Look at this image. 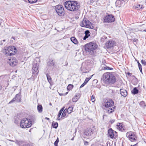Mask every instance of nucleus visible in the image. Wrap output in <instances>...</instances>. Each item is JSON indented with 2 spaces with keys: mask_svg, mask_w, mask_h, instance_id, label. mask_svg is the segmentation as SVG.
Masks as SVG:
<instances>
[{
  "mask_svg": "<svg viewBox=\"0 0 146 146\" xmlns=\"http://www.w3.org/2000/svg\"><path fill=\"white\" fill-rule=\"evenodd\" d=\"M64 5L66 9L72 12L76 11L80 8L79 5L75 1H67L64 3Z\"/></svg>",
  "mask_w": 146,
  "mask_h": 146,
  "instance_id": "1",
  "label": "nucleus"
},
{
  "mask_svg": "<svg viewBox=\"0 0 146 146\" xmlns=\"http://www.w3.org/2000/svg\"><path fill=\"white\" fill-rule=\"evenodd\" d=\"M104 83L106 84H113L116 81L115 76L111 73L106 72L104 73L102 78Z\"/></svg>",
  "mask_w": 146,
  "mask_h": 146,
  "instance_id": "2",
  "label": "nucleus"
},
{
  "mask_svg": "<svg viewBox=\"0 0 146 146\" xmlns=\"http://www.w3.org/2000/svg\"><path fill=\"white\" fill-rule=\"evenodd\" d=\"M97 47L98 45L96 43L91 42L86 44L85 48L86 51L89 52L90 54L92 55L95 53V50Z\"/></svg>",
  "mask_w": 146,
  "mask_h": 146,
  "instance_id": "3",
  "label": "nucleus"
},
{
  "mask_svg": "<svg viewBox=\"0 0 146 146\" xmlns=\"http://www.w3.org/2000/svg\"><path fill=\"white\" fill-rule=\"evenodd\" d=\"M17 51V50L15 47L9 46L5 47L3 51V53L6 56H11L15 54Z\"/></svg>",
  "mask_w": 146,
  "mask_h": 146,
  "instance_id": "4",
  "label": "nucleus"
},
{
  "mask_svg": "<svg viewBox=\"0 0 146 146\" xmlns=\"http://www.w3.org/2000/svg\"><path fill=\"white\" fill-rule=\"evenodd\" d=\"M20 124L21 127L22 128H29L31 126L32 121L30 119L24 118L21 120Z\"/></svg>",
  "mask_w": 146,
  "mask_h": 146,
  "instance_id": "5",
  "label": "nucleus"
},
{
  "mask_svg": "<svg viewBox=\"0 0 146 146\" xmlns=\"http://www.w3.org/2000/svg\"><path fill=\"white\" fill-rule=\"evenodd\" d=\"M80 25L82 27L92 29L94 28L93 24L87 19L84 18L81 22Z\"/></svg>",
  "mask_w": 146,
  "mask_h": 146,
  "instance_id": "6",
  "label": "nucleus"
},
{
  "mask_svg": "<svg viewBox=\"0 0 146 146\" xmlns=\"http://www.w3.org/2000/svg\"><path fill=\"white\" fill-rule=\"evenodd\" d=\"M55 10L57 14L60 16H63L65 11L63 7L60 5H58L55 7Z\"/></svg>",
  "mask_w": 146,
  "mask_h": 146,
  "instance_id": "7",
  "label": "nucleus"
},
{
  "mask_svg": "<svg viewBox=\"0 0 146 146\" xmlns=\"http://www.w3.org/2000/svg\"><path fill=\"white\" fill-rule=\"evenodd\" d=\"M126 135L129 139L131 141H133L136 140L137 137L134 132L130 131L126 133Z\"/></svg>",
  "mask_w": 146,
  "mask_h": 146,
  "instance_id": "8",
  "label": "nucleus"
},
{
  "mask_svg": "<svg viewBox=\"0 0 146 146\" xmlns=\"http://www.w3.org/2000/svg\"><path fill=\"white\" fill-rule=\"evenodd\" d=\"M115 19L112 15H108L105 16L104 19V22L105 23H110L114 22Z\"/></svg>",
  "mask_w": 146,
  "mask_h": 146,
  "instance_id": "9",
  "label": "nucleus"
},
{
  "mask_svg": "<svg viewBox=\"0 0 146 146\" xmlns=\"http://www.w3.org/2000/svg\"><path fill=\"white\" fill-rule=\"evenodd\" d=\"M39 67V64L38 63H34L33 64L32 67V74L35 75H36L38 74L39 70H38V68Z\"/></svg>",
  "mask_w": 146,
  "mask_h": 146,
  "instance_id": "10",
  "label": "nucleus"
},
{
  "mask_svg": "<svg viewBox=\"0 0 146 146\" xmlns=\"http://www.w3.org/2000/svg\"><path fill=\"white\" fill-rule=\"evenodd\" d=\"M108 136L111 139H115L117 136L116 132L113 130L111 129L108 130Z\"/></svg>",
  "mask_w": 146,
  "mask_h": 146,
  "instance_id": "11",
  "label": "nucleus"
},
{
  "mask_svg": "<svg viewBox=\"0 0 146 146\" xmlns=\"http://www.w3.org/2000/svg\"><path fill=\"white\" fill-rule=\"evenodd\" d=\"M114 104L113 101L112 100H106L104 102V106L106 108H111Z\"/></svg>",
  "mask_w": 146,
  "mask_h": 146,
  "instance_id": "12",
  "label": "nucleus"
},
{
  "mask_svg": "<svg viewBox=\"0 0 146 146\" xmlns=\"http://www.w3.org/2000/svg\"><path fill=\"white\" fill-rule=\"evenodd\" d=\"M7 62L11 66H14L17 65V61L15 58H13L9 59L7 61Z\"/></svg>",
  "mask_w": 146,
  "mask_h": 146,
  "instance_id": "13",
  "label": "nucleus"
},
{
  "mask_svg": "<svg viewBox=\"0 0 146 146\" xmlns=\"http://www.w3.org/2000/svg\"><path fill=\"white\" fill-rule=\"evenodd\" d=\"M115 42L112 40H109L105 43V45L107 48H110L115 45Z\"/></svg>",
  "mask_w": 146,
  "mask_h": 146,
  "instance_id": "14",
  "label": "nucleus"
},
{
  "mask_svg": "<svg viewBox=\"0 0 146 146\" xmlns=\"http://www.w3.org/2000/svg\"><path fill=\"white\" fill-rule=\"evenodd\" d=\"M93 133V130L92 129L88 128L85 130L84 135L86 136L89 137L91 136Z\"/></svg>",
  "mask_w": 146,
  "mask_h": 146,
  "instance_id": "15",
  "label": "nucleus"
},
{
  "mask_svg": "<svg viewBox=\"0 0 146 146\" xmlns=\"http://www.w3.org/2000/svg\"><path fill=\"white\" fill-rule=\"evenodd\" d=\"M21 101V98L20 95L19 94H17L16 95L15 97L11 101L9 102V104H10L15 102H19Z\"/></svg>",
  "mask_w": 146,
  "mask_h": 146,
  "instance_id": "16",
  "label": "nucleus"
},
{
  "mask_svg": "<svg viewBox=\"0 0 146 146\" xmlns=\"http://www.w3.org/2000/svg\"><path fill=\"white\" fill-rule=\"evenodd\" d=\"M117 128L119 131H123L125 129L124 125L121 123H117Z\"/></svg>",
  "mask_w": 146,
  "mask_h": 146,
  "instance_id": "17",
  "label": "nucleus"
},
{
  "mask_svg": "<svg viewBox=\"0 0 146 146\" xmlns=\"http://www.w3.org/2000/svg\"><path fill=\"white\" fill-rule=\"evenodd\" d=\"M120 93L122 96L124 97H126L127 95V92L126 90L123 89H121Z\"/></svg>",
  "mask_w": 146,
  "mask_h": 146,
  "instance_id": "18",
  "label": "nucleus"
},
{
  "mask_svg": "<svg viewBox=\"0 0 146 146\" xmlns=\"http://www.w3.org/2000/svg\"><path fill=\"white\" fill-rule=\"evenodd\" d=\"M115 108V106L108 108V109L107 110V112L109 114L112 113L114 110Z\"/></svg>",
  "mask_w": 146,
  "mask_h": 146,
  "instance_id": "19",
  "label": "nucleus"
},
{
  "mask_svg": "<svg viewBox=\"0 0 146 146\" xmlns=\"http://www.w3.org/2000/svg\"><path fill=\"white\" fill-rule=\"evenodd\" d=\"M90 31L88 30H86L85 31V35L83 38L84 40H86L87 38H88V37L90 36Z\"/></svg>",
  "mask_w": 146,
  "mask_h": 146,
  "instance_id": "20",
  "label": "nucleus"
},
{
  "mask_svg": "<svg viewBox=\"0 0 146 146\" xmlns=\"http://www.w3.org/2000/svg\"><path fill=\"white\" fill-rule=\"evenodd\" d=\"M70 40L71 41L75 44H77L78 43V42L74 37H72L70 38Z\"/></svg>",
  "mask_w": 146,
  "mask_h": 146,
  "instance_id": "21",
  "label": "nucleus"
},
{
  "mask_svg": "<svg viewBox=\"0 0 146 146\" xmlns=\"http://www.w3.org/2000/svg\"><path fill=\"white\" fill-rule=\"evenodd\" d=\"M122 3L121 0H117L115 2V5L117 7H120L121 6V4Z\"/></svg>",
  "mask_w": 146,
  "mask_h": 146,
  "instance_id": "22",
  "label": "nucleus"
},
{
  "mask_svg": "<svg viewBox=\"0 0 146 146\" xmlns=\"http://www.w3.org/2000/svg\"><path fill=\"white\" fill-rule=\"evenodd\" d=\"M54 63L53 60H52L50 59L47 62V64L49 66H52L54 64Z\"/></svg>",
  "mask_w": 146,
  "mask_h": 146,
  "instance_id": "23",
  "label": "nucleus"
},
{
  "mask_svg": "<svg viewBox=\"0 0 146 146\" xmlns=\"http://www.w3.org/2000/svg\"><path fill=\"white\" fill-rule=\"evenodd\" d=\"M73 107L72 106H70L68 109H66L67 113H70L73 111Z\"/></svg>",
  "mask_w": 146,
  "mask_h": 146,
  "instance_id": "24",
  "label": "nucleus"
},
{
  "mask_svg": "<svg viewBox=\"0 0 146 146\" xmlns=\"http://www.w3.org/2000/svg\"><path fill=\"white\" fill-rule=\"evenodd\" d=\"M37 110L39 113H41L42 111V107L41 105H38L37 106Z\"/></svg>",
  "mask_w": 146,
  "mask_h": 146,
  "instance_id": "25",
  "label": "nucleus"
},
{
  "mask_svg": "<svg viewBox=\"0 0 146 146\" xmlns=\"http://www.w3.org/2000/svg\"><path fill=\"white\" fill-rule=\"evenodd\" d=\"M138 92V90L136 88H134L132 92V93L134 94H137Z\"/></svg>",
  "mask_w": 146,
  "mask_h": 146,
  "instance_id": "26",
  "label": "nucleus"
},
{
  "mask_svg": "<svg viewBox=\"0 0 146 146\" xmlns=\"http://www.w3.org/2000/svg\"><path fill=\"white\" fill-rule=\"evenodd\" d=\"M46 77L47 78V79L49 82L50 84L52 81L51 78L49 75H48L47 73H46Z\"/></svg>",
  "mask_w": 146,
  "mask_h": 146,
  "instance_id": "27",
  "label": "nucleus"
},
{
  "mask_svg": "<svg viewBox=\"0 0 146 146\" xmlns=\"http://www.w3.org/2000/svg\"><path fill=\"white\" fill-rule=\"evenodd\" d=\"M52 125L53 127L55 129L57 128L58 127V123L57 122H53Z\"/></svg>",
  "mask_w": 146,
  "mask_h": 146,
  "instance_id": "28",
  "label": "nucleus"
},
{
  "mask_svg": "<svg viewBox=\"0 0 146 146\" xmlns=\"http://www.w3.org/2000/svg\"><path fill=\"white\" fill-rule=\"evenodd\" d=\"M67 112L66 108L63 111L61 115V117H64L66 115V113Z\"/></svg>",
  "mask_w": 146,
  "mask_h": 146,
  "instance_id": "29",
  "label": "nucleus"
},
{
  "mask_svg": "<svg viewBox=\"0 0 146 146\" xmlns=\"http://www.w3.org/2000/svg\"><path fill=\"white\" fill-rule=\"evenodd\" d=\"M139 105L142 108H144L146 106L145 104L143 101L140 102L139 103Z\"/></svg>",
  "mask_w": 146,
  "mask_h": 146,
  "instance_id": "30",
  "label": "nucleus"
},
{
  "mask_svg": "<svg viewBox=\"0 0 146 146\" xmlns=\"http://www.w3.org/2000/svg\"><path fill=\"white\" fill-rule=\"evenodd\" d=\"M144 7L143 5L139 4L136 5L135 7L136 8H138V9H142Z\"/></svg>",
  "mask_w": 146,
  "mask_h": 146,
  "instance_id": "31",
  "label": "nucleus"
},
{
  "mask_svg": "<svg viewBox=\"0 0 146 146\" xmlns=\"http://www.w3.org/2000/svg\"><path fill=\"white\" fill-rule=\"evenodd\" d=\"M78 98L77 96L76 95L72 99V101L73 102H76L78 100Z\"/></svg>",
  "mask_w": 146,
  "mask_h": 146,
  "instance_id": "32",
  "label": "nucleus"
},
{
  "mask_svg": "<svg viewBox=\"0 0 146 146\" xmlns=\"http://www.w3.org/2000/svg\"><path fill=\"white\" fill-rule=\"evenodd\" d=\"M73 87V85L72 84H69L67 87V89L68 90H71Z\"/></svg>",
  "mask_w": 146,
  "mask_h": 146,
  "instance_id": "33",
  "label": "nucleus"
},
{
  "mask_svg": "<svg viewBox=\"0 0 146 146\" xmlns=\"http://www.w3.org/2000/svg\"><path fill=\"white\" fill-rule=\"evenodd\" d=\"M93 75H93L92 76H90V77L88 78H86L84 82L86 84L89 81V80L91 78Z\"/></svg>",
  "mask_w": 146,
  "mask_h": 146,
  "instance_id": "34",
  "label": "nucleus"
},
{
  "mask_svg": "<svg viewBox=\"0 0 146 146\" xmlns=\"http://www.w3.org/2000/svg\"><path fill=\"white\" fill-rule=\"evenodd\" d=\"M29 3L31 4H33L36 3L37 0H28Z\"/></svg>",
  "mask_w": 146,
  "mask_h": 146,
  "instance_id": "35",
  "label": "nucleus"
},
{
  "mask_svg": "<svg viewBox=\"0 0 146 146\" xmlns=\"http://www.w3.org/2000/svg\"><path fill=\"white\" fill-rule=\"evenodd\" d=\"M59 141V139L58 137H57L56 140L55 141L54 143V145L55 146H58V144Z\"/></svg>",
  "mask_w": 146,
  "mask_h": 146,
  "instance_id": "36",
  "label": "nucleus"
},
{
  "mask_svg": "<svg viewBox=\"0 0 146 146\" xmlns=\"http://www.w3.org/2000/svg\"><path fill=\"white\" fill-rule=\"evenodd\" d=\"M138 66L139 69L141 73H142L141 66L139 62H138Z\"/></svg>",
  "mask_w": 146,
  "mask_h": 146,
  "instance_id": "37",
  "label": "nucleus"
},
{
  "mask_svg": "<svg viewBox=\"0 0 146 146\" xmlns=\"http://www.w3.org/2000/svg\"><path fill=\"white\" fill-rule=\"evenodd\" d=\"M113 69V68H110L109 67H108L107 66H106L105 67H104L103 68V70H112Z\"/></svg>",
  "mask_w": 146,
  "mask_h": 146,
  "instance_id": "38",
  "label": "nucleus"
},
{
  "mask_svg": "<svg viewBox=\"0 0 146 146\" xmlns=\"http://www.w3.org/2000/svg\"><path fill=\"white\" fill-rule=\"evenodd\" d=\"M24 143V142L22 141H17V143L19 145H21Z\"/></svg>",
  "mask_w": 146,
  "mask_h": 146,
  "instance_id": "39",
  "label": "nucleus"
},
{
  "mask_svg": "<svg viewBox=\"0 0 146 146\" xmlns=\"http://www.w3.org/2000/svg\"><path fill=\"white\" fill-rule=\"evenodd\" d=\"M62 113L61 112L59 111L58 115H57V118L56 120H60V115Z\"/></svg>",
  "mask_w": 146,
  "mask_h": 146,
  "instance_id": "40",
  "label": "nucleus"
},
{
  "mask_svg": "<svg viewBox=\"0 0 146 146\" xmlns=\"http://www.w3.org/2000/svg\"><path fill=\"white\" fill-rule=\"evenodd\" d=\"M95 100H96V99H95V96H94L92 95L91 97V100H92V102H94L95 101Z\"/></svg>",
  "mask_w": 146,
  "mask_h": 146,
  "instance_id": "41",
  "label": "nucleus"
},
{
  "mask_svg": "<svg viewBox=\"0 0 146 146\" xmlns=\"http://www.w3.org/2000/svg\"><path fill=\"white\" fill-rule=\"evenodd\" d=\"M141 63L144 65H146V62L145 60H141Z\"/></svg>",
  "mask_w": 146,
  "mask_h": 146,
  "instance_id": "42",
  "label": "nucleus"
},
{
  "mask_svg": "<svg viewBox=\"0 0 146 146\" xmlns=\"http://www.w3.org/2000/svg\"><path fill=\"white\" fill-rule=\"evenodd\" d=\"M65 108L64 107H63L60 111H59L60 112H61V113H62L63 111H64V109Z\"/></svg>",
  "mask_w": 146,
  "mask_h": 146,
  "instance_id": "43",
  "label": "nucleus"
},
{
  "mask_svg": "<svg viewBox=\"0 0 146 146\" xmlns=\"http://www.w3.org/2000/svg\"><path fill=\"white\" fill-rule=\"evenodd\" d=\"M65 108L64 107H63L60 111H59L60 112H61V113H62L63 111H64V109Z\"/></svg>",
  "mask_w": 146,
  "mask_h": 146,
  "instance_id": "44",
  "label": "nucleus"
},
{
  "mask_svg": "<svg viewBox=\"0 0 146 146\" xmlns=\"http://www.w3.org/2000/svg\"><path fill=\"white\" fill-rule=\"evenodd\" d=\"M65 108L64 107H63L60 111H59L60 112H61V113H62L63 111H64V109Z\"/></svg>",
  "mask_w": 146,
  "mask_h": 146,
  "instance_id": "45",
  "label": "nucleus"
},
{
  "mask_svg": "<svg viewBox=\"0 0 146 146\" xmlns=\"http://www.w3.org/2000/svg\"><path fill=\"white\" fill-rule=\"evenodd\" d=\"M65 108L64 107H63L60 111H59L60 112H61V113H62L63 111H64V109Z\"/></svg>",
  "mask_w": 146,
  "mask_h": 146,
  "instance_id": "46",
  "label": "nucleus"
},
{
  "mask_svg": "<svg viewBox=\"0 0 146 146\" xmlns=\"http://www.w3.org/2000/svg\"><path fill=\"white\" fill-rule=\"evenodd\" d=\"M86 84L84 82L80 86V88H82L83 86H84Z\"/></svg>",
  "mask_w": 146,
  "mask_h": 146,
  "instance_id": "47",
  "label": "nucleus"
},
{
  "mask_svg": "<svg viewBox=\"0 0 146 146\" xmlns=\"http://www.w3.org/2000/svg\"><path fill=\"white\" fill-rule=\"evenodd\" d=\"M115 121V120L114 119H111L110 120V122L111 123H113Z\"/></svg>",
  "mask_w": 146,
  "mask_h": 146,
  "instance_id": "48",
  "label": "nucleus"
},
{
  "mask_svg": "<svg viewBox=\"0 0 146 146\" xmlns=\"http://www.w3.org/2000/svg\"><path fill=\"white\" fill-rule=\"evenodd\" d=\"M85 145H87L88 144V142L87 141H85L84 142Z\"/></svg>",
  "mask_w": 146,
  "mask_h": 146,
  "instance_id": "49",
  "label": "nucleus"
},
{
  "mask_svg": "<svg viewBox=\"0 0 146 146\" xmlns=\"http://www.w3.org/2000/svg\"><path fill=\"white\" fill-rule=\"evenodd\" d=\"M140 31H142V32H146V29H145L144 30H140Z\"/></svg>",
  "mask_w": 146,
  "mask_h": 146,
  "instance_id": "50",
  "label": "nucleus"
},
{
  "mask_svg": "<svg viewBox=\"0 0 146 146\" xmlns=\"http://www.w3.org/2000/svg\"><path fill=\"white\" fill-rule=\"evenodd\" d=\"M131 146H137V144H135L134 145H131Z\"/></svg>",
  "mask_w": 146,
  "mask_h": 146,
  "instance_id": "51",
  "label": "nucleus"
},
{
  "mask_svg": "<svg viewBox=\"0 0 146 146\" xmlns=\"http://www.w3.org/2000/svg\"><path fill=\"white\" fill-rule=\"evenodd\" d=\"M137 40L136 39H134L133 40V41L134 42H136Z\"/></svg>",
  "mask_w": 146,
  "mask_h": 146,
  "instance_id": "52",
  "label": "nucleus"
},
{
  "mask_svg": "<svg viewBox=\"0 0 146 146\" xmlns=\"http://www.w3.org/2000/svg\"><path fill=\"white\" fill-rule=\"evenodd\" d=\"M45 119H47V120H49V119L48 117H45Z\"/></svg>",
  "mask_w": 146,
  "mask_h": 146,
  "instance_id": "53",
  "label": "nucleus"
},
{
  "mask_svg": "<svg viewBox=\"0 0 146 146\" xmlns=\"http://www.w3.org/2000/svg\"><path fill=\"white\" fill-rule=\"evenodd\" d=\"M74 137H73L71 139V140L73 141L74 140Z\"/></svg>",
  "mask_w": 146,
  "mask_h": 146,
  "instance_id": "54",
  "label": "nucleus"
},
{
  "mask_svg": "<svg viewBox=\"0 0 146 146\" xmlns=\"http://www.w3.org/2000/svg\"><path fill=\"white\" fill-rule=\"evenodd\" d=\"M49 105H50V106H52V103H50L49 104Z\"/></svg>",
  "mask_w": 146,
  "mask_h": 146,
  "instance_id": "55",
  "label": "nucleus"
},
{
  "mask_svg": "<svg viewBox=\"0 0 146 146\" xmlns=\"http://www.w3.org/2000/svg\"><path fill=\"white\" fill-rule=\"evenodd\" d=\"M67 65H68V63H66V64L65 65H66V66H67Z\"/></svg>",
  "mask_w": 146,
  "mask_h": 146,
  "instance_id": "56",
  "label": "nucleus"
},
{
  "mask_svg": "<svg viewBox=\"0 0 146 146\" xmlns=\"http://www.w3.org/2000/svg\"><path fill=\"white\" fill-rule=\"evenodd\" d=\"M70 102H71V101H69V103H70Z\"/></svg>",
  "mask_w": 146,
  "mask_h": 146,
  "instance_id": "57",
  "label": "nucleus"
},
{
  "mask_svg": "<svg viewBox=\"0 0 146 146\" xmlns=\"http://www.w3.org/2000/svg\"><path fill=\"white\" fill-rule=\"evenodd\" d=\"M135 31H138V30H136V29H135Z\"/></svg>",
  "mask_w": 146,
  "mask_h": 146,
  "instance_id": "58",
  "label": "nucleus"
},
{
  "mask_svg": "<svg viewBox=\"0 0 146 146\" xmlns=\"http://www.w3.org/2000/svg\"><path fill=\"white\" fill-rule=\"evenodd\" d=\"M68 93V92H67L66 93V94H67Z\"/></svg>",
  "mask_w": 146,
  "mask_h": 146,
  "instance_id": "59",
  "label": "nucleus"
},
{
  "mask_svg": "<svg viewBox=\"0 0 146 146\" xmlns=\"http://www.w3.org/2000/svg\"><path fill=\"white\" fill-rule=\"evenodd\" d=\"M5 41V40H3V41Z\"/></svg>",
  "mask_w": 146,
  "mask_h": 146,
  "instance_id": "60",
  "label": "nucleus"
},
{
  "mask_svg": "<svg viewBox=\"0 0 146 146\" xmlns=\"http://www.w3.org/2000/svg\"><path fill=\"white\" fill-rule=\"evenodd\" d=\"M141 25H140L139 26H141Z\"/></svg>",
  "mask_w": 146,
  "mask_h": 146,
  "instance_id": "61",
  "label": "nucleus"
},
{
  "mask_svg": "<svg viewBox=\"0 0 146 146\" xmlns=\"http://www.w3.org/2000/svg\"><path fill=\"white\" fill-rule=\"evenodd\" d=\"M84 73V72H82V74H83Z\"/></svg>",
  "mask_w": 146,
  "mask_h": 146,
  "instance_id": "62",
  "label": "nucleus"
}]
</instances>
